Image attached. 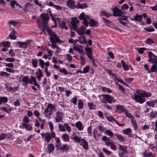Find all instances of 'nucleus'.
Wrapping results in <instances>:
<instances>
[{
    "mask_svg": "<svg viewBox=\"0 0 157 157\" xmlns=\"http://www.w3.org/2000/svg\"><path fill=\"white\" fill-rule=\"evenodd\" d=\"M115 135L119 141L121 142L125 141V140L124 137L121 135L118 134H115Z\"/></svg>",
    "mask_w": 157,
    "mask_h": 157,
    "instance_id": "obj_27",
    "label": "nucleus"
},
{
    "mask_svg": "<svg viewBox=\"0 0 157 157\" xmlns=\"http://www.w3.org/2000/svg\"><path fill=\"white\" fill-rule=\"evenodd\" d=\"M100 16H105L107 18H109L110 16H112V14L108 13L104 11H101Z\"/></svg>",
    "mask_w": 157,
    "mask_h": 157,
    "instance_id": "obj_32",
    "label": "nucleus"
},
{
    "mask_svg": "<svg viewBox=\"0 0 157 157\" xmlns=\"http://www.w3.org/2000/svg\"><path fill=\"white\" fill-rule=\"evenodd\" d=\"M125 81L128 83H130L131 82L134 80L133 78H127L125 79Z\"/></svg>",
    "mask_w": 157,
    "mask_h": 157,
    "instance_id": "obj_64",
    "label": "nucleus"
},
{
    "mask_svg": "<svg viewBox=\"0 0 157 157\" xmlns=\"http://www.w3.org/2000/svg\"><path fill=\"white\" fill-rule=\"evenodd\" d=\"M132 124L134 127V129H137L138 128V127L136 121L134 120H132Z\"/></svg>",
    "mask_w": 157,
    "mask_h": 157,
    "instance_id": "obj_57",
    "label": "nucleus"
},
{
    "mask_svg": "<svg viewBox=\"0 0 157 157\" xmlns=\"http://www.w3.org/2000/svg\"><path fill=\"white\" fill-rule=\"evenodd\" d=\"M8 53L10 56L11 57H14L15 56V53L13 52V49L10 50Z\"/></svg>",
    "mask_w": 157,
    "mask_h": 157,
    "instance_id": "obj_63",
    "label": "nucleus"
},
{
    "mask_svg": "<svg viewBox=\"0 0 157 157\" xmlns=\"http://www.w3.org/2000/svg\"><path fill=\"white\" fill-rule=\"evenodd\" d=\"M105 134L108 135L111 138H115V134L110 130H107L105 131Z\"/></svg>",
    "mask_w": 157,
    "mask_h": 157,
    "instance_id": "obj_31",
    "label": "nucleus"
},
{
    "mask_svg": "<svg viewBox=\"0 0 157 157\" xmlns=\"http://www.w3.org/2000/svg\"><path fill=\"white\" fill-rule=\"evenodd\" d=\"M107 119L110 122L114 121L120 127H123L124 125V124H121L116 120L114 117L112 116L107 117Z\"/></svg>",
    "mask_w": 157,
    "mask_h": 157,
    "instance_id": "obj_15",
    "label": "nucleus"
},
{
    "mask_svg": "<svg viewBox=\"0 0 157 157\" xmlns=\"http://www.w3.org/2000/svg\"><path fill=\"white\" fill-rule=\"evenodd\" d=\"M79 20L76 17H74L72 18L71 21V24L72 26L74 29L75 31H76V29H77V25L78 23L79 22Z\"/></svg>",
    "mask_w": 157,
    "mask_h": 157,
    "instance_id": "obj_12",
    "label": "nucleus"
},
{
    "mask_svg": "<svg viewBox=\"0 0 157 157\" xmlns=\"http://www.w3.org/2000/svg\"><path fill=\"white\" fill-rule=\"evenodd\" d=\"M63 114V113L57 112L56 113V117H55L56 121V122H62L63 121L62 117Z\"/></svg>",
    "mask_w": 157,
    "mask_h": 157,
    "instance_id": "obj_13",
    "label": "nucleus"
},
{
    "mask_svg": "<svg viewBox=\"0 0 157 157\" xmlns=\"http://www.w3.org/2000/svg\"><path fill=\"white\" fill-rule=\"evenodd\" d=\"M88 6L86 3H84L82 4H80L79 2H78V4L76 6V7L77 9H83L84 8H86Z\"/></svg>",
    "mask_w": 157,
    "mask_h": 157,
    "instance_id": "obj_24",
    "label": "nucleus"
},
{
    "mask_svg": "<svg viewBox=\"0 0 157 157\" xmlns=\"http://www.w3.org/2000/svg\"><path fill=\"white\" fill-rule=\"evenodd\" d=\"M38 72H36V74L37 75L36 77L41 78L43 76V74L41 70L39 68L38 69Z\"/></svg>",
    "mask_w": 157,
    "mask_h": 157,
    "instance_id": "obj_51",
    "label": "nucleus"
},
{
    "mask_svg": "<svg viewBox=\"0 0 157 157\" xmlns=\"http://www.w3.org/2000/svg\"><path fill=\"white\" fill-rule=\"evenodd\" d=\"M113 15L116 17H119L122 15L124 13L117 7H115L113 10Z\"/></svg>",
    "mask_w": 157,
    "mask_h": 157,
    "instance_id": "obj_8",
    "label": "nucleus"
},
{
    "mask_svg": "<svg viewBox=\"0 0 157 157\" xmlns=\"http://www.w3.org/2000/svg\"><path fill=\"white\" fill-rule=\"evenodd\" d=\"M59 128L60 131L65 132L66 131V129L65 128V126L63 125L59 124Z\"/></svg>",
    "mask_w": 157,
    "mask_h": 157,
    "instance_id": "obj_56",
    "label": "nucleus"
},
{
    "mask_svg": "<svg viewBox=\"0 0 157 157\" xmlns=\"http://www.w3.org/2000/svg\"><path fill=\"white\" fill-rule=\"evenodd\" d=\"M5 66L6 67H8L10 68H13L14 67V65L13 63H5Z\"/></svg>",
    "mask_w": 157,
    "mask_h": 157,
    "instance_id": "obj_62",
    "label": "nucleus"
},
{
    "mask_svg": "<svg viewBox=\"0 0 157 157\" xmlns=\"http://www.w3.org/2000/svg\"><path fill=\"white\" fill-rule=\"evenodd\" d=\"M78 108L79 109H82L83 107V103L81 99H79L78 101Z\"/></svg>",
    "mask_w": 157,
    "mask_h": 157,
    "instance_id": "obj_38",
    "label": "nucleus"
},
{
    "mask_svg": "<svg viewBox=\"0 0 157 157\" xmlns=\"http://www.w3.org/2000/svg\"><path fill=\"white\" fill-rule=\"evenodd\" d=\"M8 101V98L6 97H0V105L2 103L4 104L7 102Z\"/></svg>",
    "mask_w": 157,
    "mask_h": 157,
    "instance_id": "obj_35",
    "label": "nucleus"
},
{
    "mask_svg": "<svg viewBox=\"0 0 157 157\" xmlns=\"http://www.w3.org/2000/svg\"><path fill=\"white\" fill-rule=\"evenodd\" d=\"M146 43L149 45H151L152 44H155V42L151 38L147 39L146 41Z\"/></svg>",
    "mask_w": 157,
    "mask_h": 157,
    "instance_id": "obj_53",
    "label": "nucleus"
},
{
    "mask_svg": "<svg viewBox=\"0 0 157 157\" xmlns=\"http://www.w3.org/2000/svg\"><path fill=\"white\" fill-rule=\"evenodd\" d=\"M32 63L33 66L34 68L37 67L38 61L36 59H32Z\"/></svg>",
    "mask_w": 157,
    "mask_h": 157,
    "instance_id": "obj_41",
    "label": "nucleus"
},
{
    "mask_svg": "<svg viewBox=\"0 0 157 157\" xmlns=\"http://www.w3.org/2000/svg\"><path fill=\"white\" fill-rule=\"evenodd\" d=\"M136 93L139 94L143 96L144 98L145 97L148 98L151 96V92H147L146 91L143 90L141 92H138V90L136 91Z\"/></svg>",
    "mask_w": 157,
    "mask_h": 157,
    "instance_id": "obj_19",
    "label": "nucleus"
},
{
    "mask_svg": "<svg viewBox=\"0 0 157 157\" xmlns=\"http://www.w3.org/2000/svg\"><path fill=\"white\" fill-rule=\"evenodd\" d=\"M48 33L49 35L51 36L50 40L51 42H55L57 43H61L63 42L59 39V37L54 33L51 29L48 30Z\"/></svg>",
    "mask_w": 157,
    "mask_h": 157,
    "instance_id": "obj_3",
    "label": "nucleus"
},
{
    "mask_svg": "<svg viewBox=\"0 0 157 157\" xmlns=\"http://www.w3.org/2000/svg\"><path fill=\"white\" fill-rule=\"evenodd\" d=\"M85 50L86 53L88 57L91 60H94L93 57L92 55L91 48V47H86Z\"/></svg>",
    "mask_w": 157,
    "mask_h": 157,
    "instance_id": "obj_11",
    "label": "nucleus"
},
{
    "mask_svg": "<svg viewBox=\"0 0 157 157\" xmlns=\"http://www.w3.org/2000/svg\"><path fill=\"white\" fill-rule=\"evenodd\" d=\"M66 23L64 21H62L60 23H59V26L62 29H64L65 30L67 29L68 28L66 26Z\"/></svg>",
    "mask_w": 157,
    "mask_h": 157,
    "instance_id": "obj_42",
    "label": "nucleus"
},
{
    "mask_svg": "<svg viewBox=\"0 0 157 157\" xmlns=\"http://www.w3.org/2000/svg\"><path fill=\"white\" fill-rule=\"evenodd\" d=\"M56 137V133L54 132L46 133V135L45 137V140L48 143L50 142L51 139H53Z\"/></svg>",
    "mask_w": 157,
    "mask_h": 157,
    "instance_id": "obj_7",
    "label": "nucleus"
},
{
    "mask_svg": "<svg viewBox=\"0 0 157 157\" xmlns=\"http://www.w3.org/2000/svg\"><path fill=\"white\" fill-rule=\"evenodd\" d=\"M67 5L68 7L71 9H74L75 8V2L73 0H68L67 2Z\"/></svg>",
    "mask_w": 157,
    "mask_h": 157,
    "instance_id": "obj_17",
    "label": "nucleus"
},
{
    "mask_svg": "<svg viewBox=\"0 0 157 157\" xmlns=\"http://www.w3.org/2000/svg\"><path fill=\"white\" fill-rule=\"evenodd\" d=\"M90 67L89 66H87L83 69L82 72L83 73H86L88 72L89 70Z\"/></svg>",
    "mask_w": 157,
    "mask_h": 157,
    "instance_id": "obj_61",
    "label": "nucleus"
},
{
    "mask_svg": "<svg viewBox=\"0 0 157 157\" xmlns=\"http://www.w3.org/2000/svg\"><path fill=\"white\" fill-rule=\"evenodd\" d=\"M71 103H72L74 105H76L77 103V98L76 96H75L71 100Z\"/></svg>",
    "mask_w": 157,
    "mask_h": 157,
    "instance_id": "obj_55",
    "label": "nucleus"
},
{
    "mask_svg": "<svg viewBox=\"0 0 157 157\" xmlns=\"http://www.w3.org/2000/svg\"><path fill=\"white\" fill-rule=\"evenodd\" d=\"M23 121L25 123H28L29 122V119L26 116H25L23 118Z\"/></svg>",
    "mask_w": 157,
    "mask_h": 157,
    "instance_id": "obj_59",
    "label": "nucleus"
},
{
    "mask_svg": "<svg viewBox=\"0 0 157 157\" xmlns=\"http://www.w3.org/2000/svg\"><path fill=\"white\" fill-rule=\"evenodd\" d=\"M71 139L74 140L76 142H78L79 143H80L82 140V139H81L80 137H78L77 136H75L73 137H71Z\"/></svg>",
    "mask_w": 157,
    "mask_h": 157,
    "instance_id": "obj_44",
    "label": "nucleus"
},
{
    "mask_svg": "<svg viewBox=\"0 0 157 157\" xmlns=\"http://www.w3.org/2000/svg\"><path fill=\"white\" fill-rule=\"evenodd\" d=\"M157 114V112H151V113L150 115V117L151 119L154 118L156 115Z\"/></svg>",
    "mask_w": 157,
    "mask_h": 157,
    "instance_id": "obj_60",
    "label": "nucleus"
},
{
    "mask_svg": "<svg viewBox=\"0 0 157 157\" xmlns=\"http://www.w3.org/2000/svg\"><path fill=\"white\" fill-rule=\"evenodd\" d=\"M148 54L149 58V60H148V61L151 63H153L154 61L155 60V58H157V57L155 55L153 54L151 52H149Z\"/></svg>",
    "mask_w": 157,
    "mask_h": 157,
    "instance_id": "obj_16",
    "label": "nucleus"
},
{
    "mask_svg": "<svg viewBox=\"0 0 157 157\" xmlns=\"http://www.w3.org/2000/svg\"><path fill=\"white\" fill-rule=\"evenodd\" d=\"M59 72L60 73H63L65 75H66L67 74L69 73L64 68L61 69L59 70Z\"/></svg>",
    "mask_w": 157,
    "mask_h": 157,
    "instance_id": "obj_58",
    "label": "nucleus"
},
{
    "mask_svg": "<svg viewBox=\"0 0 157 157\" xmlns=\"http://www.w3.org/2000/svg\"><path fill=\"white\" fill-rule=\"evenodd\" d=\"M150 73L153 72H157V66L155 64L152 65L151 69L150 70Z\"/></svg>",
    "mask_w": 157,
    "mask_h": 157,
    "instance_id": "obj_39",
    "label": "nucleus"
},
{
    "mask_svg": "<svg viewBox=\"0 0 157 157\" xmlns=\"http://www.w3.org/2000/svg\"><path fill=\"white\" fill-rule=\"evenodd\" d=\"M18 23V22L14 20H10L8 22V24L9 25H12L14 26L16 25Z\"/></svg>",
    "mask_w": 157,
    "mask_h": 157,
    "instance_id": "obj_49",
    "label": "nucleus"
},
{
    "mask_svg": "<svg viewBox=\"0 0 157 157\" xmlns=\"http://www.w3.org/2000/svg\"><path fill=\"white\" fill-rule=\"evenodd\" d=\"M78 18L80 20H82L83 23L86 27L88 26L89 22L87 20H90L89 21L90 25V27H96L98 26V23L95 22L93 19H91L90 16L89 15H85L84 12L82 13L78 16Z\"/></svg>",
    "mask_w": 157,
    "mask_h": 157,
    "instance_id": "obj_1",
    "label": "nucleus"
},
{
    "mask_svg": "<svg viewBox=\"0 0 157 157\" xmlns=\"http://www.w3.org/2000/svg\"><path fill=\"white\" fill-rule=\"evenodd\" d=\"M80 143V145H81L84 149H85L86 150H88L89 149L88 143L85 139H82Z\"/></svg>",
    "mask_w": 157,
    "mask_h": 157,
    "instance_id": "obj_20",
    "label": "nucleus"
},
{
    "mask_svg": "<svg viewBox=\"0 0 157 157\" xmlns=\"http://www.w3.org/2000/svg\"><path fill=\"white\" fill-rule=\"evenodd\" d=\"M40 17L41 18L42 22H48L49 19V14L48 13H41Z\"/></svg>",
    "mask_w": 157,
    "mask_h": 157,
    "instance_id": "obj_10",
    "label": "nucleus"
},
{
    "mask_svg": "<svg viewBox=\"0 0 157 157\" xmlns=\"http://www.w3.org/2000/svg\"><path fill=\"white\" fill-rule=\"evenodd\" d=\"M124 113H125L126 116L127 117L131 119H132L133 118V116L131 115V114L126 110H125Z\"/></svg>",
    "mask_w": 157,
    "mask_h": 157,
    "instance_id": "obj_50",
    "label": "nucleus"
},
{
    "mask_svg": "<svg viewBox=\"0 0 157 157\" xmlns=\"http://www.w3.org/2000/svg\"><path fill=\"white\" fill-rule=\"evenodd\" d=\"M61 138L64 141L68 142L70 140L69 136L67 134H63L62 135Z\"/></svg>",
    "mask_w": 157,
    "mask_h": 157,
    "instance_id": "obj_30",
    "label": "nucleus"
},
{
    "mask_svg": "<svg viewBox=\"0 0 157 157\" xmlns=\"http://www.w3.org/2000/svg\"><path fill=\"white\" fill-rule=\"evenodd\" d=\"M56 147L58 150H61L62 152H67L70 149V147L67 144H63L59 146L58 144H56Z\"/></svg>",
    "mask_w": 157,
    "mask_h": 157,
    "instance_id": "obj_6",
    "label": "nucleus"
},
{
    "mask_svg": "<svg viewBox=\"0 0 157 157\" xmlns=\"http://www.w3.org/2000/svg\"><path fill=\"white\" fill-rule=\"evenodd\" d=\"M123 69L125 71H128L129 69V66L126 64L125 62L123 60L121 61Z\"/></svg>",
    "mask_w": 157,
    "mask_h": 157,
    "instance_id": "obj_28",
    "label": "nucleus"
},
{
    "mask_svg": "<svg viewBox=\"0 0 157 157\" xmlns=\"http://www.w3.org/2000/svg\"><path fill=\"white\" fill-rule=\"evenodd\" d=\"M90 110H95L96 108V105L92 103L89 102L87 103Z\"/></svg>",
    "mask_w": 157,
    "mask_h": 157,
    "instance_id": "obj_37",
    "label": "nucleus"
},
{
    "mask_svg": "<svg viewBox=\"0 0 157 157\" xmlns=\"http://www.w3.org/2000/svg\"><path fill=\"white\" fill-rule=\"evenodd\" d=\"M22 125L23 127L25 128L28 131H31L32 129V126L31 124L23 123H22Z\"/></svg>",
    "mask_w": 157,
    "mask_h": 157,
    "instance_id": "obj_29",
    "label": "nucleus"
},
{
    "mask_svg": "<svg viewBox=\"0 0 157 157\" xmlns=\"http://www.w3.org/2000/svg\"><path fill=\"white\" fill-rule=\"evenodd\" d=\"M125 110L124 108L123 105H116V112L121 113L123 112H124Z\"/></svg>",
    "mask_w": 157,
    "mask_h": 157,
    "instance_id": "obj_18",
    "label": "nucleus"
},
{
    "mask_svg": "<svg viewBox=\"0 0 157 157\" xmlns=\"http://www.w3.org/2000/svg\"><path fill=\"white\" fill-rule=\"evenodd\" d=\"M127 146L121 145H119V149L121 152V155H126L128 153V151L127 150Z\"/></svg>",
    "mask_w": 157,
    "mask_h": 157,
    "instance_id": "obj_9",
    "label": "nucleus"
},
{
    "mask_svg": "<svg viewBox=\"0 0 157 157\" xmlns=\"http://www.w3.org/2000/svg\"><path fill=\"white\" fill-rule=\"evenodd\" d=\"M93 135L94 139L96 140H97V138L101 136V134L98 133V132L96 129H94L93 132Z\"/></svg>",
    "mask_w": 157,
    "mask_h": 157,
    "instance_id": "obj_22",
    "label": "nucleus"
},
{
    "mask_svg": "<svg viewBox=\"0 0 157 157\" xmlns=\"http://www.w3.org/2000/svg\"><path fill=\"white\" fill-rule=\"evenodd\" d=\"M102 19L105 24L107 27H109L111 26V21L104 17H102Z\"/></svg>",
    "mask_w": 157,
    "mask_h": 157,
    "instance_id": "obj_33",
    "label": "nucleus"
},
{
    "mask_svg": "<svg viewBox=\"0 0 157 157\" xmlns=\"http://www.w3.org/2000/svg\"><path fill=\"white\" fill-rule=\"evenodd\" d=\"M142 16L141 15H139L136 14L134 16V19H131V20L132 21H137L140 22L141 21Z\"/></svg>",
    "mask_w": 157,
    "mask_h": 157,
    "instance_id": "obj_25",
    "label": "nucleus"
},
{
    "mask_svg": "<svg viewBox=\"0 0 157 157\" xmlns=\"http://www.w3.org/2000/svg\"><path fill=\"white\" fill-rule=\"evenodd\" d=\"M146 104L147 106L153 107L155 106L154 103L151 101H149L146 102Z\"/></svg>",
    "mask_w": 157,
    "mask_h": 157,
    "instance_id": "obj_54",
    "label": "nucleus"
},
{
    "mask_svg": "<svg viewBox=\"0 0 157 157\" xmlns=\"http://www.w3.org/2000/svg\"><path fill=\"white\" fill-rule=\"evenodd\" d=\"M55 107L51 103H49L47 108L44 110L43 114L46 117L51 116L53 114V110L55 109Z\"/></svg>",
    "mask_w": 157,
    "mask_h": 157,
    "instance_id": "obj_4",
    "label": "nucleus"
},
{
    "mask_svg": "<svg viewBox=\"0 0 157 157\" xmlns=\"http://www.w3.org/2000/svg\"><path fill=\"white\" fill-rule=\"evenodd\" d=\"M85 28H86L83 27V30H77V29H76V30L75 31L78 34L82 36H83V35L85 33L84 30Z\"/></svg>",
    "mask_w": 157,
    "mask_h": 157,
    "instance_id": "obj_48",
    "label": "nucleus"
},
{
    "mask_svg": "<svg viewBox=\"0 0 157 157\" xmlns=\"http://www.w3.org/2000/svg\"><path fill=\"white\" fill-rule=\"evenodd\" d=\"M122 132L124 134L127 135L128 137H131L132 136V130L130 128L123 130Z\"/></svg>",
    "mask_w": 157,
    "mask_h": 157,
    "instance_id": "obj_23",
    "label": "nucleus"
},
{
    "mask_svg": "<svg viewBox=\"0 0 157 157\" xmlns=\"http://www.w3.org/2000/svg\"><path fill=\"white\" fill-rule=\"evenodd\" d=\"M99 97H100L101 102L105 104L108 103L111 104L116 101L114 98L109 95L101 94L99 95Z\"/></svg>",
    "mask_w": 157,
    "mask_h": 157,
    "instance_id": "obj_2",
    "label": "nucleus"
},
{
    "mask_svg": "<svg viewBox=\"0 0 157 157\" xmlns=\"http://www.w3.org/2000/svg\"><path fill=\"white\" fill-rule=\"evenodd\" d=\"M17 2L15 0H12L10 2V6H11L12 8L13 9L15 8V5H16Z\"/></svg>",
    "mask_w": 157,
    "mask_h": 157,
    "instance_id": "obj_52",
    "label": "nucleus"
},
{
    "mask_svg": "<svg viewBox=\"0 0 157 157\" xmlns=\"http://www.w3.org/2000/svg\"><path fill=\"white\" fill-rule=\"evenodd\" d=\"M48 152L50 154L54 150V146L53 144H50L47 147Z\"/></svg>",
    "mask_w": 157,
    "mask_h": 157,
    "instance_id": "obj_26",
    "label": "nucleus"
},
{
    "mask_svg": "<svg viewBox=\"0 0 157 157\" xmlns=\"http://www.w3.org/2000/svg\"><path fill=\"white\" fill-rule=\"evenodd\" d=\"M132 98L137 102L142 104L145 101V100L143 96L139 95H134L132 96Z\"/></svg>",
    "mask_w": 157,
    "mask_h": 157,
    "instance_id": "obj_5",
    "label": "nucleus"
},
{
    "mask_svg": "<svg viewBox=\"0 0 157 157\" xmlns=\"http://www.w3.org/2000/svg\"><path fill=\"white\" fill-rule=\"evenodd\" d=\"M27 41L25 42H21L20 41H18L16 42V44L18 45L20 48L25 49L28 47V45H29Z\"/></svg>",
    "mask_w": 157,
    "mask_h": 157,
    "instance_id": "obj_14",
    "label": "nucleus"
},
{
    "mask_svg": "<svg viewBox=\"0 0 157 157\" xmlns=\"http://www.w3.org/2000/svg\"><path fill=\"white\" fill-rule=\"evenodd\" d=\"M102 90L103 92H107L108 93H110L112 92V90L109 88H107L105 87H102Z\"/></svg>",
    "mask_w": 157,
    "mask_h": 157,
    "instance_id": "obj_46",
    "label": "nucleus"
},
{
    "mask_svg": "<svg viewBox=\"0 0 157 157\" xmlns=\"http://www.w3.org/2000/svg\"><path fill=\"white\" fill-rule=\"evenodd\" d=\"M48 22H42V26H41L42 28H44V29H45V30H46L48 32V29H51L50 28L48 27Z\"/></svg>",
    "mask_w": 157,
    "mask_h": 157,
    "instance_id": "obj_43",
    "label": "nucleus"
},
{
    "mask_svg": "<svg viewBox=\"0 0 157 157\" xmlns=\"http://www.w3.org/2000/svg\"><path fill=\"white\" fill-rule=\"evenodd\" d=\"M21 82L25 83V85H27L28 84H33V83L31 82L30 79L27 76H24L21 80Z\"/></svg>",
    "mask_w": 157,
    "mask_h": 157,
    "instance_id": "obj_21",
    "label": "nucleus"
},
{
    "mask_svg": "<svg viewBox=\"0 0 157 157\" xmlns=\"http://www.w3.org/2000/svg\"><path fill=\"white\" fill-rule=\"evenodd\" d=\"M75 126L79 131H82L83 129L82 125L80 121H78L76 123Z\"/></svg>",
    "mask_w": 157,
    "mask_h": 157,
    "instance_id": "obj_34",
    "label": "nucleus"
},
{
    "mask_svg": "<svg viewBox=\"0 0 157 157\" xmlns=\"http://www.w3.org/2000/svg\"><path fill=\"white\" fill-rule=\"evenodd\" d=\"M108 74L111 76L114 77V79H113V80H115V81H117L118 79L116 78V77L115 76L114 74L112 72V71H110L109 70H108Z\"/></svg>",
    "mask_w": 157,
    "mask_h": 157,
    "instance_id": "obj_45",
    "label": "nucleus"
},
{
    "mask_svg": "<svg viewBox=\"0 0 157 157\" xmlns=\"http://www.w3.org/2000/svg\"><path fill=\"white\" fill-rule=\"evenodd\" d=\"M10 42L7 41L5 42L2 43V44L3 47L8 48L10 47Z\"/></svg>",
    "mask_w": 157,
    "mask_h": 157,
    "instance_id": "obj_47",
    "label": "nucleus"
},
{
    "mask_svg": "<svg viewBox=\"0 0 157 157\" xmlns=\"http://www.w3.org/2000/svg\"><path fill=\"white\" fill-rule=\"evenodd\" d=\"M0 109L1 110L6 112V113L8 114L10 113V112L11 110V108H9V109H8V108L6 107H0Z\"/></svg>",
    "mask_w": 157,
    "mask_h": 157,
    "instance_id": "obj_40",
    "label": "nucleus"
},
{
    "mask_svg": "<svg viewBox=\"0 0 157 157\" xmlns=\"http://www.w3.org/2000/svg\"><path fill=\"white\" fill-rule=\"evenodd\" d=\"M10 74L6 72L0 71V76L2 77L5 76L6 78H8L10 77Z\"/></svg>",
    "mask_w": 157,
    "mask_h": 157,
    "instance_id": "obj_36",
    "label": "nucleus"
}]
</instances>
